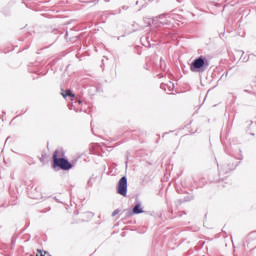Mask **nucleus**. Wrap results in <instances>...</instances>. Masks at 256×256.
<instances>
[{
	"label": "nucleus",
	"mask_w": 256,
	"mask_h": 256,
	"mask_svg": "<svg viewBox=\"0 0 256 256\" xmlns=\"http://www.w3.org/2000/svg\"><path fill=\"white\" fill-rule=\"evenodd\" d=\"M117 193L122 197H127V177H122L117 186Z\"/></svg>",
	"instance_id": "3"
},
{
	"label": "nucleus",
	"mask_w": 256,
	"mask_h": 256,
	"mask_svg": "<svg viewBox=\"0 0 256 256\" xmlns=\"http://www.w3.org/2000/svg\"><path fill=\"white\" fill-rule=\"evenodd\" d=\"M63 151L56 150L53 156L54 159V165L56 167H60V169H64V171H67L73 167L69 161H67L65 158H63Z\"/></svg>",
	"instance_id": "1"
},
{
	"label": "nucleus",
	"mask_w": 256,
	"mask_h": 256,
	"mask_svg": "<svg viewBox=\"0 0 256 256\" xmlns=\"http://www.w3.org/2000/svg\"><path fill=\"white\" fill-rule=\"evenodd\" d=\"M118 213H119V210H118V209H117V210H114L113 213H112V217H115V215H118Z\"/></svg>",
	"instance_id": "6"
},
{
	"label": "nucleus",
	"mask_w": 256,
	"mask_h": 256,
	"mask_svg": "<svg viewBox=\"0 0 256 256\" xmlns=\"http://www.w3.org/2000/svg\"><path fill=\"white\" fill-rule=\"evenodd\" d=\"M62 96L65 97H75V94L71 93V90H67L66 92L62 93Z\"/></svg>",
	"instance_id": "5"
},
{
	"label": "nucleus",
	"mask_w": 256,
	"mask_h": 256,
	"mask_svg": "<svg viewBox=\"0 0 256 256\" xmlns=\"http://www.w3.org/2000/svg\"><path fill=\"white\" fill-rule=\"evenodd\" d=\"M36 256H45V255H43V253H42L41 251H39V252L36 254Z\"/></svg>",
	"instance_id": "7"
},
{
	"label": "nucleus",
	"mask_w": 256,
	"mask_h": 256,
	"mask_svg": "<svg viewBox=\"0 0 256 256\" xmlns=\"http://www.w3.org/2000/svg\"><path fill=\"white\" fill-rule=\"evenodd\" d=\"M133 213L136 215H139V213H143V209L141 208L140 204H137L134 209H133Z\"/></svg>",
	"instance_id": "4"
},
{
	"label": "nucleus",
	"mask_w": 256,
	"mask_h": 256,
	"mask_svg": "<svg viewBox=\"0 0 256 256\" xmlns=\"http://www.w3.org/2000/svg\"><path fill=\"white\" fill-rule=\"evenodd\" d=\"M205 65V58L199 57L195 59L190 65V71H192V73H198V71H200L202 67H205Z\"/></svg>",
	"instance_id": "2"
}]
</instances>
